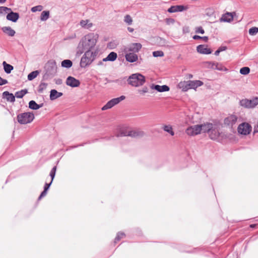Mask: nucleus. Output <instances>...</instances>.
<instances>
[{
    "label": "nucleus",
    "mask_w": 258,
    "mask_h": 258,
    "mask_svg": "<svg viewBox=\"0 0 258 258\" xmlns=\"http://www.w3.org/2000/svg\"><path fill=\"white\" fill-rule=\"evenodd\" d=\"M175 22V20L173 18H167L166 19V23L167 25L173 24Z\"/></svg>",
    "instance_id": "nucleus-49"
},
{
    "label": "nucleus",
    "mask_w": 258,
    "mask_h": 258,
    "mask_svg": "<svg viewBox=\"0 0 258 258\" xmlns=\"http://www.w3.org/2000/svg\"><path fill=\"white\" fill-rule=\"evenodd\" d=\"M255 226H256V224H251V225H250V227L251 228H254Z\"/></svg>",
    "instance_id": "nucleus-58"
},
{
    "label": "nucleus",
    "mask_w": 258,
    "mask_h": 258,
    "mask_svg": "<svg viewBox=\"0 0 258 258\" xmlns=\"http://www.w3.org/2000/svg\"><path fill=\"white\" fill-rule=\"evenodd\" d=\"M56 171V166H54L52 168V169L51 170V171L50 172L49 175L51 178V182H52V181L55 177Z\"/></svg>",
    "instance_id": "nucleus-41"
},
{
    "label": "nucleus",
    "mask_w": 258,
    "mask_h": 258,
    "mask_svg": "<svg viewBox=\"0 0 258 258\" xmlns=\"http://www.w3.org/2000/svg\"><path fill=\"white\" fill-rule=\"evenodd\" d=\"M89 21L88 20H82L80 22V25L86 29H89L92 26V24L90 23H89Z\"/></svg>",
    "instance_id": "nucleus-32"
},
{
    "label": "nucleus",
    "mask_w": 258,
    "mask_h": 258,
    "mask_svg": "<svg viewBox=\"0 0 258 258\" xmlns=\"http://www.w3.org/2000/svg\"><path fill=\"white\" fill-rule=\"evenodd\" d=\"M207 63H208L209 64V65L210 66V68L213 69H215V70H219V71H227L228 70L222 64H220V63H219L217 62H208Z\"/></svg>",
    "instance_id": "nucleus-17"
},
{
    "label": "nucleus",
    "mask_w": 258,
    "mask_h": 258,
    "mask_svg": "<svg viewBox=\"0 0 258 258\" xmlns=\"http://www.w3.org/2000/svg\"><path fill=\"white\" fill-rule=\"evenodd\" d=\"M103 64V62L102 61H99L98 63V66H101V65H102Z\"/></svg>",
    "instance_id": "nucleus-59"
},
{
    "label": "nucleus",
    "mask_w": 258,
    "mask_h": 258,
    "mask_svg": "<svg viewBox=\"0 0 258 258\" xmlns=\"http://www.w3.org/2000/svg\"><path fill=\"white\" fill-rule=\"evenodd\" d=\"M153 55L154 57L163 56L164 52L161 50L155 51L153 52Z\"/></svg>",
    "instance_id": "nucleus-46"
},
{
    "label": "nucleus",
    "mask_w": 258,
    "mask_h": 258,
    "mask_svg": "<svg viewBox=\"0 0 258 258\" xmlns=\"http://www.w3.org/2000/svg\"><path fill=\"white\" fill-rule=\"evenodd\" d=\"M199 126L201 127V132L203 131L204 133H209L210 129L213 127V124L211 123H207L203 124H199Z\"/></svg>",
    "instance_id": "nucleus-26"
},
{
    "label": "nucleus",
    "mask_w": 258,
    "mask_h": 258,
    "mask_svg": "<svg viewBox=\"0 0 258 258\" xmlns=\"http://www.w3.org/2000/svg\"><path fill=\"white\" fill-rule=\"evenodd\" d=\"M258 33V28L256 27H253L249 29V34L250 35H255Z\"/></svg>",
    "instance_id": "nucleus-40"
},
{
    "label": "nucleus",
    "mask_w": 258,
    "mask_h": 258,
    "mask_svg": "<svg viewBox=\"0 0 258 258\" xmlns=\"http://www.w3.org/2000/svg\"><path fill=\"white\" fill-rule=\"evenodd\" d=\"M127 82L130 85L138 87L142 86L145 83V78L141 74H134L128 77Z\"/></svg>",
    "instance_id": "nucleus-4"
},
{
    "label": "nucleus",
    "mask_w": 258,
    "mask_h": 258,
    "mask_svg": "<svg viewBox=\"0 0 258 258\" xmlns=\"http://www.w3.org/2000/svg\"><path fill=\"white\" fill-rule=\"evenodd\" d=\"M3 98L6 99L7 101L14 102L15 101V95L8 91H5L2 94Z\"/></svg>",
    "instance_id": "nucleus-19"
},
{
    "label": "nucleus",
    "mask_w": 258,
    "mask_h": 258,
    "mask_svg": "<svg viewBox=\"0 0 258 258\" xmlns=\"http://www.w3.org/2000/svg\"><path fill=\"white\" fill-rule=\"evenodd\" d=\"M138 91L141 94L143 95L148 92V89L147 87H144L142 89H139Z\"/></svg>",
    "instance_id": "nucleus-48"
},
{
    "label": "nucleus",
    "mask_w": 258,
    "mask_h": 258,
    "mask_svg": "<svg viewBox=\"0 0 258 258\" xmlns=\"http://www.w3.org/2000/svg\"><path fill=\"white\" fill-rule=\"evenodd\" d=\"M96 56V52H93L89 49L85 50L84 54L81 59L80 67L82 68H85L90 65L95 59Z\"/></svg>",
    "instance_id": "nucleus-3"
},
{
    "label": "nucleus",
    "mask_w": 258,
    "mask_h": 258,
    "mask_svg": "<svg viewBox=\"0 0 258 258\" xmlns=\"http://www.w3.org/2000/svg\"><path fill=\"white\" fill-rule=\"evenodd\" d=\"M34 119V115L32 112H27L20 113L17 115L18 122L21 124H25L31 122Z\"/></svg>",
    "instance_id": "nucleus-5"
},
{
    "label": "nucleus",
    "mask_w": 258,
    "mask_h": 258,
    "mask_svg": "<svg viewBox=\"0 0 258 258\" xmlns=\"http://www.w3.org/2000/svg\"><path fill=\"white\" fill-rule=\"evenodd\" d=\"M188 76V78L189 79H191L192 78V75L191 74H189Z\"/></svg>",
    "instance_id": "nucleus-61"
},
{
    "label": "nucleus",
    "mask_w": 258,
    "mask_h": 258,
    "mask_svg": "<svg viewBox=\"0 0 258 258\" xmlns=\"http://www.w3.org/2000/svg\"><path fill=\"white\" fill-rule=\"evenodd\" d=\"M8 83V82L6 79H3L1 77H0V86L7 84Z\"/></svg>",
    "instance_id": "nucleus-50"
},
{
    "label": "nucleus",
    "mask_w": 258,
    "mask_h": 258,
    "mask_svg": "<svg viewBox=\"0 0 258 258\" xmlns=\"http://www.w3.org/2000/svg\"><path fill=\"white\" fill-rule=\"evenodd\" d=\"M52 182L50 181L49 183H46L44 186V189L47 191L49 188L50 186L51 185Z\"/></svg>",
    "instance_id": "nucleus-52"
},
{
    "label": "nucleus",
    "mask_w": 258,
    "mask_h": 258,
    "mask_svg": "<svg viewBox=\"0 0 258 258\" xmlns=\"http://www.w3.org/2000/svg\"><path fill=\"white\" fill-rule=\"evenodd\" d=\"M61 80H58V82H56V84H59L61 83Z\"/></svg>",
    "instance_id": "nucleus-60"
},
{
    "label": "nucleus",
    "mask_w": 258,
    "mask_h": 258,
    "mask_svg": "<svg viewBox=\"0 0 258 258\" xmlns=\"http://www.w3.org/2000/svg\"><path fill=\"white\" fill-rule=\"evenodd\" d=\"M195 32L196 33H201L202 34L205 33L204 30L201 26L196 28Z\"/></svg>",
    "instance_id": "nucleus-47"
},
{
    "label": "nucleus",
    "mask_w": 258,
    "mask_h": 258,
    "mask_svg": "<svg viewBox=\"0 0 258 258\" xmlns=\"http://www.w3.org/2000/svg\"><path fill=\"white\" fill-rule=\"evenodd\" d=\"M237 120V117L235 115H230L225 118L224 124L228 126L232 127L234 125Z\"/></svg>",
    "instance_id": "nucleus-12"
},
{
    "label": "nucleus",
    "mask_w": 258,
    "mask_h": 258,
    "mask_svg": "<svg viewBox=\"0 0 258 258\" xmlns=\"http://www.w3.org/2000/svg\"><path fill=\"white\" fill-rule=\"evenodd\" d=\"M49 18V12L48 11H43L40 16V20L42 21H45Z\"/></svg>",
    "instance_id": "nucleus-35"
},
{
    "label": "nucleus",
    "mask_w": 258,
    "mask_h": 258,
    "mask_svg": "<svg viewBox=\"0 0 258 258\" xmlns=\"http://www.w3.org/2000/svg\"><path fill=\"white\" fill-rule=\"evenodd\" d=\"M127 30L129 32H133L134 30V29L132 28H131V27H128L127 28Z\"/></svg>",
    "instance_id": "nucleus-54"
},
{
    "label": "nucleus",
    "mask_w": 258,
    "mask_h": 258,
    "mask_svg": "<svg viewBox=\"0 0 258 258\" xmlns=\"http://www.w3.org/2000/svg\"><path fill=\"white\" fill-rule=\"evenodd\" d=\"M201 127L199 124L190 126L186 130L185 133L191 136L197 135L201 133Z\"/></svg>",
    "instance_id": "nucleus-9"
},
{
    "label": "nucleus",
    "mask_w": 258,
    "mask_h": 258,
    "mask_svg": "<svg viewBox=\"0 0 258 258\" xmlns=\"http://www.w3.org/2000/svg\"><path fill=\"white\" fill-rule=\"evenodd\" d=\"M61 92H58L55 89H52L50 92L49 98L51 100H54L62 96Z\"/></svg>",
    "instance_id": "nucleus-25"
},
{
    "label": "nucleus",
    "mask_w": 258,
    "mask_h": 258,
    "mask_svg": "<svg viewBox=\"0 0 258 258\" xmlns=\"http://www.w3.org/2000/svg\"><path fill=\"white\" fill-rule=\"evenodd\" d=\"M43 7L41 5H38L35 7H33L31 8V11L32 12H40L42 10Z\"/></svg>",
    "instance_id": "nucleus-43"
},
{
    "label": "nucleus",
    "mask_w": 258,
    "mask_h": 258,
    "mask_svg": "<svg viewBox=\"0 0 258 258\" xmlns=\"http://www.w3.org/2000/svg\"><path fill=\"white\" fill-rule=\"evenodd\" d=\"M43 105V104L40 105L38 104L34 100H31L29 102V108L33 110H37L41 108Z\"/></svg>",
    "instance_id": "nucleus-27"
},
{
    "label": "nucleus",
    "mask_w": 258,
    "mask_h": 258,
    "mask_svg": "<svg viewBox=\"0 0 258 258\" xmlns=\"http://www.w3.org/2000/svg\"><path fill=\"white\" fill-rule=\"evenodd\" d=\"M47 191L45 190H43V191L41 193L40 195L39 196L38 198V200H40L42 198L45 197L47 194Z\"/></svg>",
    "instance_id": "nucleus-51"
},
{
    "label": "nucleus",
    "mask_w": 258,
    "mask_h": 258,
    "mask_svg": "<svg viewBox=\"0 0 258 258\" xmlns=\"http://www.w3.org/2000/svg\"><path fill=\"white\" fill-rule=\"evenodd\" d=\"M7 13V19L13 22H16L20 17L19 13L13 12L11 9V11H8Z\"/></svg>",
    "instance_id": "nucleus-14"
},
{
    "label": "nucleus",
    "mask_w": 258,
    "mask_h": 258,
    "mask_svg": "<svg viewBox=\"0 0 258 258\" xmlns=\"http://www.w3.org/2000/svg\"><path fill=\"white\" fill-rule=\"evenodd\" d=\"M28 93V90L26 89L21 90V91H17L15 94V97L18 98H22L23 96Z\"/></svg>",
    "instance_id": "nucleus-31"
},
{
    "label": "nucleus",
    "mask_w": 258,
    "mask_h": 258,
    "mask_svg": "<svg viewBox=\"0 0 258 258\" xmlns=\"http://www.w3.org/2000/svg\"><path fill=\"white\" fill-rule=\"evenodd\" d=\"M192 38L195 40L203 39L205 42H207L209 39L208 36L202 37L199 35H194Z\"/></svg>",
    "instance_id": "nucleus-44"
},
{
    "label": "nucleus",
    "mask_w": 258,
    "mask_h": 258,
    "mask_svg": "<svg viewBox=\"0 0 258 258\" xmlns=\"http://www.w3.org/2000/svg\"><path fill=\"white\" fill-rule=\"evenodd\" d=\"M2 30L9 36H14L16 34L15 31L10 26L3 27L2 28Z\"/></svg>",
    "instance_id": "nucleus-23"
},
{
    "label": "nucleus",
    "mask_w": 258,
    "mask_h": 258,
    "mask_svg": "<svg viewBox=\"0 0 258 258\" xmlns=\"http://www.w3.org/2000/svg\"><path fill=\"white\" fill-rule=\"evenodd\" d=\"M66 83L68 86L72 87H77L80 85L79 80L72 76L67 78Z\"/></svg>",
    "instance_id": "nucleus-13"
},
{
    "label": "nucleus",
    "mask_w": 258,
    "mask_h": 258,
    "mask_svg": "<svg viewBox=\"0 0 258 258\" xmlns=\"http://www.w3.org/2000/svg\"><path fill=\"white\" fill-rule=\"evenodd\" d=\"M235 14V13H234ZM233 19V13H227L223 15L220 19L221 22H230Z\"/></svg>",
    "instance_id": "nucleus-22"
},
{
    "label": "nucleus",
    "mask_w": 258,
    "mask_h": 258,
    "mask_svg": "<svg viewBox=\"0 0 258 258\" xmlns=\"http://www.w3.org/2000/svg\"><path fill=\"white\" fill-rule=\"evenodd\" d=\"M97 39L96 35L92 33L82 37L77 48V54L80 55L85 50H92L96 44Z\"/></svg>",
    "instance_id": "nucleus-1"
},
{
    "label": "nucleus",
    "mask_w": 258,
    "mask_h": 258,
    "mask_svg": "<svg viewBox=\"0 0 258 258\" xmlns=\"http://www.w3.org/2000/svg\"><path fill=\"white\" fill-rule=\"evenodd\" d=\"M220 52V51H219L218 49H217V50L215 52V53H214V54H215V55L217 56V55H218L219 54Z\"/></svg>",
    "instance_id": "nucleus-55"
},
{
    "label": "nucleus",
    "mask_w": 258,
    "mask_h": 258,
    "mask_svg": "<svg viewBox=\"0 0 258 258\" xmlns=\"http://www.w3.org/2000/svg\"><path fill=\"white\" fill-rule=\"evenodd\" d=\"M73 66L72 61L70 59H64L61 62V66L62 68L69 69Z\"/></svg>",
    "instance_id": "nucleus-30"
},
{
    "label": "nucleus",
    "mask_w": 258,
    "mask_h": 258,
    "mask_svg": "<svg viewBox=\"0 0 258 258\" xmlns=\"http://www.w3.org/2000/svg\"><path fill=\"white\" fill-rule=\"evenodd\" d=\"M107 56L109 61H113L117 58V55L116 52H111Z\"/></svg>",
    "instance_id": "nucleus-37"
},
{
    "label": "nucleus",
    "mask_w": 258,
    "mask_h": 258,
    "mask_svg": "<svg viewBox=\"0 0 258 258\" xmlns=\"http://www.w3.org/2000/svg\"><path fill=\"white\" fill-rule=\"evenodd\" d=\"M208 134L209 135L210 138L212 140H216L218 138L220 133L219 132L218 130L217 129V127L215 126V125H214L213 124V127H212L211 129H210V131H209Z\"/></svg>",
    "instance_id": "nucleus-15"
},
{
    "label": "nucleus",
    "mask_w": 258,
    "mask_h": 258,
    "mask_svg": "<svg viewBox=\"0 0 258 258\" xmlns=\"http://www.w3.org/2000/svg\"><path fill=\"white\" fill-rule=\"evenodd\" d=\"M109 61L108 59H107V56L106 57H105V58H104L102 59V61Z\"/></svg>",
    "instance_id": "nucleus-56"
},
{
    "label": "nucleus",
    "mask_w": 258,
    "mask_h": 258,
    "mask_svg": "<svg viewBox=\"0 0 258 258\" xmlns=\"http://www.w3.org/2000/svg\"><path fill=\"white\" fill-rule=\"evenodd\" d=\"M250 72V69L247 67H244L240 69V73L241 75H246Z\"/></svg>",
    "instance_id": "nucleus-39"
},
{
    "label": "nucleus",
    "mask_w": 258,
    "mask_h": 258,
    "mask_svg": "<svg viewBox=\"0 0 258 258\" xmlns=\"http://www.w3.org/2000/svg\"><path fill=\"white\" fill-rule=\"evenodd\" d=\"M40 71L37 70L35 71H33L31 72L29 75H28V80L29 81H32L34 79L37 77V76L39 74Z\"/></svg>",
    "instance_id": "nucleus-33"
},
{
    "label": "nucleus",
    "mask_w": 258,
    "mask_h": 258,
    "mask_svg": "<svg viewBox=\"0 0 258 258\" xmlns=\"http://www.w3.org/2000/svg\"><path fill=\"white\" fill-rule=\"evenodd\" d=\"M251 128V127L248 123L244 122L239 125L237 130L240 134L247 135L250 133Z\"/></svg>",
    "instance_id": "nucleus-10"
},
{
    "label": "nucleus",
    "mask_w": 258,
    "mask_h": 258,
    "mask_svg": "<svg viewBox=\"0 0 258 258\" xmlns=\"http://www.w3.org/2000/svg\"><path fill=\"white\" fill-rule=\"evenodd\" d=\"M125 57L126 60L130 62H134L136 61L138 59V55L135 53L132 52L126 53L125 55Z\"/></svg>",
    "instance_id": "nucleus-21"
},
{
    "label": "nucleus",
    "mask_w": 258,
    "mask_h": 258,
    "mask_svg": "<svg viewBox=\"0 0 258 258\" xmlns=\"http://www.w3.org/2000/svg\"><path fill=\"white\" fill-rule=\"evenodd\" d=\"M125 235L123 232H118L114 239V243H116L119 241L121 239L125 237Z\"/></svg>",
    "instance_id": "nucleus-38"
},
{
    "label": "nucleus",
    "mask_w": 258,
    "mask_h": 258,
    "mask_svg": "<svg viewBox=\"0 0 258 258\" xmlns=\"http://www.w3.org/2000/svg\"><path fill=\"white\" fill-rule=\"evenodd\" d=\"M45 73L43 76V80H47L53 78L57 73L56 63L54 60H50L45 64Z\"/></svg>",
    "instance_id": "nucleus-2"
},
{
    "label": "nucleus",
    "mask_w": 258,
    "mask_h": 258,
    "mask_svg": "<svg viewBox=\"0 0 258 258\" xmlns=\"http://www.w3.org/2000/svg\"><path fill=\"white\" fill-rule=\"evenodd\" d=\"M163 130L169 133L170 135L171 136H174V132L173 131V130H172V127L171 125H164L163 127H162Z\"/></svg>",
    "instance_id": "nucleus-34"
},
{
    "label": "nucleus",
    "mask_w": 258,
    "mask_h": 258,
    "mask_svg": "<svg viewBox=\"0 0 258 258\" xmlns=\"http://www.w3.org/2000/svg\"><path fill=\"white\" fill-rule=\"evenodd\" d=\"M185 10L184 6L182 5L172 6L170 7L167 11L170 13H175L178 12H182Z\"/></svg>",
    "instance_id": "nucleus-20"
},
{
    "label": "nucleus",
    "mask_w": 258,
    "mask_h": 258,
    "mask_svg": "<svg viewBox=\"0 0 258 258\" xmlns=\"http://www.w3.org/2000/svg\"><path fill=\"white\" fill-rule=\"evenodd\" d=\"M142 44L140 43H132L129 46L128 48L125 49V51L126 52L129 51L135 53L138 52L140 51L142 48Z\"/></svg>",
    "instance_id": "nucleus-11"
},
{
    "label": "nucleus",
    "mask_w": 258,
    "mask_h": 258,
    "mask_svg": "<svg viewBox=\"0 0 258 258\" xmlns=\"http://www.w3.org/2000/svg\"><path fill=\"white\" fill-rule=\"evenodd\" d=\"M3 65L5 73L8 74L11 73V71L14 69V67L12 65L7 63L5 61H3Z\"/></svg>",
    "instance_id": "nucleus-28"
},
{
    "label": "nucleus",
    "mask_w": 258,
    "mask_h": 258,
    "mask_svg": "<svg viewBox=\"0 0 258 258\" xmlns=\"http://www.w3.org/2000/svg\"><path fill=\"white\" fill-rule=\"evenodd\" d=\"M124 21L128 25H130L132 24L133 20L131 17L129 15H127L124 17Z\"/></svg>",
    "instance_id": "nucleus-42"
},
{
    "label": "nucleus",
    "mask_w": 258,
    "mask_h": 258,
    "mask_svg": "<svg viewBox=\"0 0 258 258\" xmlns=\"http://www.w3.org/2000/svg\"><path fill=\"white\" fill-rule=\"evenodd\" d=\"M188 86L190 89H196L197 87L203 85V83L199 80L196 81H188Z\"/></svg>",
    "instance_id": "nucleus-24"
},
{
    "label": "nucleus",
    "mask_w": 258,
    "mask_h": 258,
    "mask_svg": "<svg viewBox=\"0 0 258 258\" xmlns=\"http://www.w3.org/2000/svg\"><path fill=\"white\" fill-rule=\"evenodd\" d=\"M178 86L180 89H182L183 91H186L189 89L188 81L180 82L178 84Z\"/></svg>",
    "instance_id": "nucleus-29"
},
{
    "label": "nucleus",
    "mask_w": 258,
    "mask_h": 258,
    "mask_svg": "<svg viewBox=\"0 0 258 258\" xmlns=\"http://www.w3.org/2000/svg\"><path fill=\"white\" fill-rule=\"evenodd\" d=\"M197 51L201 54H209L212 53V50L204 45H199L197 47Z\"/></svg>",
    "instance_id": "nucleus-16"
},
{
    "label": "nucleus",
    "mask_w": 258,
    "mask_h": 258,
    "mask_svg": "<svg viewBox=\"0 0 258 258\" xmlns=\"http://www.w3.org/2000/svg\"><path fill=\"white\" fill-rule=\"evenodd\" d=\"M226 49H227L226 46H221L218 49L220 51V52H221V51L226 50Z\"/></svg>",
    "instance_id": "nucleus-53"
},
{
    "label": "nucleus",
    "mask_w": 258,
    "mask_h": 258,
    "mask_svg": "<svg viewBox=\"0 0 258 258\" xmlns=\"http://www.w3.org/2000/svg\"><path fill=\"white\" fill-rule=\"evenodd\" d=\"M151 88L152 89H154L159 92H163L168 91L170 89L169 87L166 85L160 86L159 85H152Z\"/></svg>",
    "instance_id": "nucleus-18"
},
{
    "label": "nucleus",
    "mask_w": 258,
    "mask_h": 258,
    "mask_svg": "<svg viewBox=\"0 0 258 258\" xmlns=\"http://www.w3.org/2000/svg\"><path fill=\"white\" fill-rule=\"evenodd\" d=\"M47 86V83L41 82L38 86V92L39 93H42L43 92L44 90H45L46 89Z\"/></svg>",
    "instance_id": "nucleus-36"
},
{
    "label": "nucleus",
    "mask_w": 258,
    "mask_h": 258,
    "mask_svg": "<svg viewBox=\"0 0 258 258\" xmlns=\"http://www.w3.org/2000/svg\"><path fill=\"white\" fill-rule=\"evenodd\" d=\"M11 11V8L4 7V6H1L0 7V14H2L4 13H7L8 11Z\"/></svg>",
    "instance_id": "nucleus-45"
},
{
    "label": "nucleus",
    "mask_w": 258,
    "mask_h": 258,
    "mask_svg": "<svg viewBox=\"0 0 258 258\" xmlns=\"http://www.w3.org/2000/svg\"><path fill=\"white\" fill-rule=\"evenodd\" d=\"M125 99L124 96H121L119 97L113 98L109 101L102 108V110H107L111 108L115 105L118 104L120 101Z\"/></svg>",
    "instance_id": "nucleus-7"
},
{
    "label": "nucleus",
    "mask_w": 258,
    "mask_h": 258,
    "mask_svg": "<svg viewBox=\"0 0 258 258\" xmlns=\"http://www.w3.org/2000/svg\"><path fill=\"white\" fill-rule=\"evenodd\" d=\"M240 105L246 108H253L258 105V97H254L251 99H242L240 101Z\"/></svg>",
    "instance_id": "nucleus-6"
},
{
    "label": "nucleus",
    "mask_w": 258,
    "mask_h": 258,
    "mask_svg": "<svg viewBox=\"0 0 258 258\" xmlns=\"http://www.w3.org/2000/svg\"><path fill=\"white\" fill-rule=\"evenodd\" d=\"M143 135L144 133L143 132L132 130L128 131H122L117 135V137L129 136L131 137L136 138L139 137H142L143 136Z\"/></svg>",
    "instance_id": "nucleus-8"
},
{
    "label": "nucleus",
    "mask_w": 258,
    "mask_h": 258,
    "mask_svg": "<svg viewBox=\"0 0 258 258\" xmlns=\"http://www.w3.org/2000/svg\"><path fill=\"white\" fill-rule=\"evenodd\" d=\"M7 0H0V4H4Z\"/></svg>",
    "instance_id": "nucleus-57"
}]
</instances>
